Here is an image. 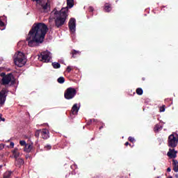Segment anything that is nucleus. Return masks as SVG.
I'll list each match as a JSON object with an SVG mask.
<instances>
[{
  "instance_id": "nucleus-7",
  "label": "nucleus",
  "mask_w": 178,
  "mask_h": 178,
  "mask_svg": "<svg viewBox=\"0 0 178 178\" xmlns=\"http://www.w3.org/2000/svg\"><path fill=\"white\" fill-rule=\"evenodd\" d=\"M38 60L40 62L48 63L51 60V52L48 51H42L40 55L38 56Z\"/></svg>"
},
{
  "instance_id": "nucleus-10",
  "label": "nucleus",
  "mask_w": 178,
  "mask_h": 178,
  "mask_svg": "<svg viewBox=\"0 0 178 178\" xmlns=\"http://www.w3.org/2000/svg\"><path fill=\"white\" fill-rule=\"evenodd\" d=\"M69 29L72 33L76 31V19L71 18L68 23Z\"/></svg>"
},
{
  "instance_id": "nucleus-13",
  "label": "nucleus",
  "mask_w": 178,
  "mask_h": 178,
  "mask_svg": "<svg viewBox=\"0 0 178 178\" xmlns=\"http://www.w3.org/2000/svg\"><path fill=\"white\" fill-rule=\"evenodd\" d=\"M177 152L175 151V149H169L168 152L167 153L168 156L169 158H176Z\"/></svg>"
},
{
  "instance_id": "nucleus-3",
  "label": "nucleus",
  "mask_w": 178,
  "mask_h": 178,
  "mask_svg": "<svg viewBox=\"0 0 178 178\" xmlns=\"http://www.w3.org/2000/svg\"><path fill=\"white\" fill-rule=\"evenodd\" d=\"M14 62L19 67H23V66L26 65L27 60L26 59L24 54L21 51H18L14 55Z\"/></svg>"
},
{
  "instance_id": "nucleus-23",
  "label": "nucleus",
  "mask_w": 178,
  "mask_h": 178,
  "mask_svg": "<svg viewBox=\"0 0 178 178\" xmlns=\"http://www.w3.org/2000/svg\"><path fill=\"white\" fill-rule=\"evenodd\" d=\"M40 134H41V129L37 130L35 133V136H36L37 138L40 137Z\"/></svg>"
},
{
  "instance_id": "nucleus-40",
  "label": "nucleus",
  "mask_w": 178,
  "mask_h": 178,
  "mask_svg": "<svg viewBox=\"0 0 178 178\" xmlns=\"http://www.w3.org/2000/svg\"><path fill=\"white\" fill-rule=\"evenodd\" d=\"M0 118H1V120H2V122H5V118H1V117Z\"/></svg>"
},
{
  "instance_id": "nucleus-1",
  "label": "nucleus",
  "mask_w": 178,
  "mask_h": 178,
  "mask_svg": "<svg viewBox=\"0 0 178 178\" xmlns=\"http://www.w3.org/2000/svg\"><path fill=\"white\" fill-rule=\"evenodd\" d=\"M48 33V26L42 22L35 23L26 38L29 47H38L44 42V38Z\"/></svg>"
},
{
  "instance_id": "nucleus-31",
  "label": "nucleus",
  "mask_w": 178,
  "mask_h": 178,
  "mask_svg": "<svg viewBox=\"0 0 178 178\" xmlns=\"http://www.w3.org/2000/svg\"><path fill=\"white\" fill-rule=\"evenodd\" d=\"M3 26H5V23H3V22H2V20L0 19V26L3 27Z\"/></svg>"
},
{
  "instance_id": "nucleus-26",
  "label": "nucleus",
  "mask_w": 178,
  "mask_h": 178,
  "mask_svg": "<svg viewBox=\"0 0 178 178\" xmlns=\"http://www.w3.org/2000/svg\"><path fill=\"white\" fill-rule=\"evenodd\" d=\"M52 148V146H51V145H47L44 146V149L46 151H49V149H51Z\"/></svg>"
},
{
  "instance_id": "nucleus-16",
  "label": "nucleus",
  "mask_w": 178,
  "mask_h": 178,
  "mask_svg": "<svg viewBox=\"0 0 178 178\" xmlns=\"http://www.w3.org/2000/svg\"><path fill=\"white\" fill-rule=\"evenodd\" d=\"M32 149H33V145L26 144L24 149V151L25 152H31Z\"/></svg>"
},
{
  "instance_id": "nucleus-41",
  "label": "nucleus",
  "mask_w": 178,
  "mask_h": 178,
  "mask_svg": "<svg viewBox=\"0 0 178 178\" xmlns=\"http://www.w3.org/2000/svg\"><path fill=\"white\" fill-rule=\"evenodd\" d=\"M154 131H156V126L154 127Z\"/></svg>"
},
{
  "instance_id": "nucleus-12",
  "label": "nucleus",
  "mask_w": 178,
  "mask_h": 178,
  "mask_svg": "<svg viewBox=\"0 0 178 178\" xmlns=\"http://www.w3.org/2000/svg\"><path fill=\"white\" fill-rule=\"evenodd\" d=\"M15 165L17 168H22L24 165V160L23 159H15Z\"/></svg>"
},
{
  "instance_id": "nucleus-14",
  "label": "nucleus",
  "mask_w": 178,
  "mask_h": 178,
  "mask_svg": "<svg viewBox=\"0 0 178 178\" xmlns=\"http://www.w3.org/2000/svg\"><path fill=\"white\" fill-rule=\"evenodd\" d=\"M70 54L72 55V58H77V56H80V55H81V51L72 49L70 52Z\"/></svg>"
},
{
  "instance_id": "nucleus-9",
  "label": "nucleus",
  "mask_w": 178,
  "mask_h": 178,
  "mask_svg": "<svg viewBox=\"0 0 178 178\" xmlns=\"http://www.w3.org/2000/svg\"><path fill=\"white\" fill-rule=\"evenodd\" d=\"M8 91L3 88L0 92V105H4L6 102V97H8Z\"/></svg>"
},
{
  "instance_id": "nucleus-36",
  "label": "nucleus",
  "mask_w": 178,
  "mask_h": 178,
  "mask_svg": "<svg viewBox=\"0 0 178 178\" xmlns=\"http://www.w3.org/2000/svg\"><path fill=\"white\" fill-rule=\"evenodd\" d=\"M3 148H5V146H3L2 144H0V149H3Z\"/></svg>"
},
{
  "instance_id": "nucleus-38",
  "label": "nucleus",
  "mask_w": 178,
  "mask_h": 178,
  "mask_svg": "<svg viewBox=\"0 0 178 178\" xmlns=\"http://www.w3.org/2000/svg\"><path fill=\"white\" fill-rule=\"evenodd\" d=\"M125 145H126V147H127V145H130V143H129V142H126Z\"/></svg>"
},
{
  "instance_id": "nucleus-15",
  "label": "nucleus",
  "mask_w": 178,
  "mask_h": 178,
  "mask_svg": "<svg viewBox=\"0 0 178 178\" xmlns=\"http://www.w3.org/2000/svg\"><path fill=\"white\" fill-rule=\"evenodd\" d=\"M78 112H79V107H77V104H75L73 105L72 108L70 116H72V115H77Z\"/></svg>"
},
{
  "instance_id": "nucleus-11",
  "label": "nucleus",
  "mask_w": 178,
  "mask_h": 178,
  "mask_svg": "<svg viewBox=\"0 0 178 178\" xmlns=\"http://www.w3.org/2000/svg\"><path fill=\"white\" fill-rule=\"evenodd\" d=\"M40 134L43 140H47V138H49V131L47 129H40Z\"/></svg>"
},
{
  "instance_id": "nucleus-35",
  "label": "nucleus",
  "mask_w": 178,
  "mask_h": 178,
  "mask_svg": "<svg viewBox=\"0 0 178 178\" xmlns=\"http://www.w3.org/2000/svg\"><path fill=\"white\" fill-rule=\"evenodd\" d=\"M91 123H92V120H90V121H88L87 122L88 126H90V124H91Z\"/></svg>"
},
{
  "instance_id": "nucleus-45",
  "label": "nucleus",
  "mask_w": 178,
  "mask_h": 178,
  "mask_svg": "<svg viewBox=\"0 0 178 178\" xmlns=\"http://www.w3.org/2000/svg\"><path fill=\"white\" fill-rule=\"evenodd\" d=\"M2 166H3L2 165H0V168H2Z\"/></svg>"
},
{
  "instance_id": "nucleus-28",
  "label": "nucleus",
  "mask_w": 178,
  "mask_h": 178,
  "mask_svg": "<svg viewBox=\"0 0 178 178\" xmlns=\"http://www.w3.org/2000/svg\"><path fill=\"white\" fill-rule=\"evenodd\" d=\"M173 170H174V172L177 173V172H178V165H173Z\"/></svg>"
},
{
  "instance_id": "nucleus-25",
  "label": "nucleus",
  "mask_w": 178,
  "mask_h": 178,
  "mask_svg": "<svg viewBox=\"0 0 178 178\" xmlns=\"http://www.w3.org/2000/svg\"><path fill=\"white\" fill-rule=\"evenodd\" d=\"M19 144L22 147H26V145H27V143H26V140H20Z\"/></svg>"
},
{
  "instance_id": "nucleus-44",
  "label": "nucleus",
  "mask_w": 178,
  "mask_h": 178,
  "mask_svg": "<svg viewBox=\"0 0 178 178\" xmlns=\"http://www.w3.org/2000/svg\"><path fill=\"white\" fill-rule=\"evenodd\" d=\"M156 130H159V128L157 127V129H156Z\"/></svg>"
},
{
  "instance_id": "nucleus-6",
  "label": "nucleus",
  "mask_w": 178,
  "mask_h": 178,
  "mask_svg": "<svg viewBox=\"0 0 178 178\" xmlns=\"http://www.w3.org/2000/svg\"><path fill=\"white\" fill-rule=\"evenodd\" d=\"M77 94V90L74 88H67L64 92V97L65 99H73L76 95Z\"/></svg>"
},
{
  "instance_id": "nucleus-27",
  "label": "nucleus",
  "mask_w": 178,
  "mask_h": 178,
  "mask_svg": "<svg viewBox=\"0 0 178 178\" xmlns=\"http://www.w3.org/2000/svg\"><path fill=\"white\" fill-rule=\"evenodd\" d=\"M129 141H130V143H134L136 141V140L134 139V138L129 136L128 138Z\"/></svg>"
},
{
  "instance_id": "nucleus-8",
  "label": "nucleus",
  "mask_w": 178,
  "mask_h": 178,
  "mask_svg": "<svg viewBox=\"0 0 178 178\" xmlns=\"http://www.w3.org/2000/svg\"><path fill=\"white\" fill-rule=\"evenodd\" d=\"M178 139L175 136V134H171L168 136V145L170 148H176L177 147Z\"/></svg>"
},
{
  "instance_id": "nucleus-43",
  "label": "nucleus",
  "mask_w": 178,
  "mask_h": 178,
  "mask_svg": "<svg viewBox=\"0 0 178 178\" xmlns=\"http://www.w3.org/2000/svg\"><path fill=\"white\" fill-rule=\"evenodd\" d=\"M0 84H2V80L1 81V79H0Z\"/></svg>"
},
{
  "instance_id": "nucleus-19",
  "label": "nucleus",
  "mask_w": 178,
  "mask_h": 178,
  "mask_svg": "<svg viewBox=\"0 0 178 178\" xmlns=\"http://www.w3.org/2000/svg\"><path fill=\"white\" fill-rule=\"evenodd\" d=\"M51 65H52L54 69H59V68H60V64L59 63L54 62V63H52Z\"/></svg>"
},
{
  "instance_id": "nucleus-18",
  "label": "nucleus",
  "mask_w": 178,
  "mask_h": 178,
  "mask_svg": "<svg viewBox=\"0 0 178 178\" xmlns=\"http://www.w3.org/2000/svg\"><path fill=\"white\" fill-rule=\"evenodd\" d=\"M104 10L105 12L109 13L111 10H112V5L106 3L104 5Z\"/></svg>"
},
{
  "instance_id": "nucleus-21",
  "label": "nucleus",
  "mask_w": 178,
  "mask_h": 178,
  "mask_svg": "<svg viewBox=\"0 0 178 178\" xmlns=\"http://www.w3.org/2000/svg\"><path fill=\"white\" fill-rule=\"evenodd\" d=\"M58 83H59V84H63V83H65V78L63 76L59 77L57 79Z\"/></svg>"
},
{
  "instance_id": "nucleus-29",
  "label": "nucleus",
  "mask_w": 178,
  "mask_h": 178,
  "mask_svg": "<svg viewBox=\"0 0 178 178\" xmlns=\"http://www.w3.org/2000/svg\"><path fill=\"white\" fill-rule=\"evenodd\" d=\"M172 165H173V166L177 165H178V161H177V160L173 159V160H172Z\"/></svg>"
},
{
  "instance_id": "nucleus-5",
  "label": "nucleus",
  "mask_w": 178,
  "mask_h": 178,
  "mask_svg": "<svg viewBox=\"0 0 178 178\" xmlns=\"http://www.w3.org/2000/svg\"><path fill=\"white\" fill-rule=\"evenodd\" d=\"M33 2H36L37 5L41 6V9H42L43 12H48V10L51 8V4L48 0H32Z\"/></svg>"
},
{
  "instance_id": "nucleus-37",
  "label": "nucleus",
  "mask_w": 178,
  "mask_h": 178,
  "mask_svg": "<svg viewBox=\"0 0 178 178\" xmlns=\"http://www.w3.org/2000/svg\"><path fill=\"white\" fill-rule=\"evenodd\" d=\"M172 171V168H170V167L167 168V172H171Z\"/></svg>"
},
{
  "instance_id": "nucleus-42",
  "label": "nucleus",
  "mask_w": 178,
  "mask_h": 178,
  "mask_svg": "<svg viewBox=\"0 0 178 178\" xmlns=\"http://www.w3.org/2000/svg\"><path fill=\"white\" fill-rule=\"evenodd\" d=\"M175 177L178 178V175L177 174L175 175Z\"/></svg>"
},
{
  "instance_id": "nucleus-39",
  "label": "nucleus",
  "mask_w": 178,
  "mask_h": 178,
  "mask_svg": "<svg viewBox=\"0 0 178 178\" xmlns=\"http://www.w3.org/2000/svg\"><path fill=\"white\" fill-rule=\"evenodd\" d=\"M92 122H98V120L92 119Z\"/></svg>"
},
{
  "instance_id": "nucleus-4",
  "label": "nucleus",
  "mask_w": 178,
  "mask_h": 178,
  "mask_svg": "<svg viewBox=\"0 0 178 178\" xmlns=\"http://www.w3.org/2000/svg\"><path fill=\"white\" fill-rule=\"evenodd\" d=\"M1 79V86H13L15 84V80H13V74L2 72L0 74Z\"/></svg>"
},
{
  "instance_id": "nucleus-2",
  "label": "nucleus",
  "mask_w": 178,
  "mask_h": 178,
  "mask_svg": "<svg viewBox=\"0 0 178 178\" xmlns=\"http://www.w3.org/2000/svg\"><path fill=\"white\" fill-rule=\"evenodd\" d=\"M74 6V0H67V6L61 8L60 11L54 10L51 13L54 15V19L55 22V26L57 29L62 27L67 16H69V9H72Z\"/></svg>"
},
{
  "instance_id": "nucleus-22",
  "label": "nucleus",
  "mask_w": 178,
  "mask_h": 178,
  "mask_svg": "<svg viewBox=\"0 0 178 178\" xmlns=\"http://www.w3.org/2000/svg\"><path fill=\"white\" fill-rule=\"evenodd\" d=\"M12 175L11 172H6L3 175V178H10V176Z\"/></svg>"
},
{
  "instance_id": "nucleus-32",
  "label": "nucleus",
  "mask_w": 178,
  "mask_h": 178,
  "mask_svg": "<svg viewBox=\"0 0 178 178\" xmlns=\"http://www.w3.org/2000/svg\"><path fill=\"white\" fill-rule=\"evenodd\" d=\"M89 12H94V8L92 6L89 7Z\"/></svg>"
},
{
  "instance_id": "nucleus-30",
  "label": "nucleus",
  "mask_w": 178,
  "mask_h": 178,
  "mask_svg": "<svg viewBox=\"0 0 178 178\" xmlns=\"http://www.w3.org/2000/svg\"><path fill=\"white\" fill-rule=\"evenodd\" d=\"M67 72L68 73H70V72H72V67L70 66L67 67Z\"/></svg>"
},
{
  "instance_id": "nucleus-20",
  "label": "nucleus",
  "mask_w": 178,
  "mask_h": 178,
  "mask_svg": "<svg viewBox=\"0 0 178 178\" xmlns=\"http://www.w3.org/2000/svg\"><path fill=\"white\" fill-rule=\"evenodd\" d=\"M143 92H144V91L143 90V88H138L136 89V94H137L138 95H143Z\"/></svg>"
},
{
  "instance_id": "nucleus-24",
  "label": "nucleus",
  "mask_w": 178,
  "mask_h": 178,
  "mask_svg": "<svg viewBox=\"0 0 178 178\" xmlns=\"http://www.w3.org/2000/svg\"><path fill=\"white\" fill-rule=\"evenodd\" d=\"M165 109H166V106L163 105L159 107V112H165Z\"/></svg>"
},
{
  "instance_id": "nucleus-17",
  "label": "nucleus",
  "mask_w": 178,
  "mask_h": 178,
  "mask_svg": "<svg viewBox=\"0 0 178 178\" xmlns=\"http://www.w3.org/2000/svg\"><path fill=\"white\" fill-rule=\"evenodd\" d=\"M13 154L15 159H17V158H19V156H20V152H19V149L17 148H15L13 151Z\"/></svg>"
},
{
  "instance_id": "nucleus-33",
  "label": "nucleus",
  "mask_w": 178,
  "mask_h": 178,
  "mask_svg": "<svg viewBox=\"0 0 178 178\" xmlns=\"http://www.w3.org/2000/svg\"><path fill=\"white\" fill-rule=\"evenodd\" d=\"M10 147H11V148H13V147H15V143L13 142H10Z\"/></svg>"
},
{
  "instance_id": "nucleus-34",
  "label": "nucleus",
  "mask_w": 178,
  "mask_h": 178,
  "mask_svg": "<svg viewBox=\"0 0 178 178\" xmlns=\"http://www.w3.org/2000/svg\"><path fill=\"white\" fill-rule=\"evenodd\" d=\"M105 127V124L102 123V126L99 128V130H102Z\"/></svg>"
}]
</instances>
